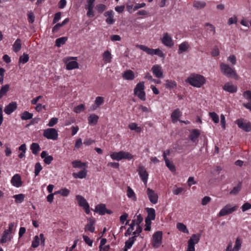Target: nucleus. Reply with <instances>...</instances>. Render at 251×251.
I'll use <instances>...</instances> for the list:
<instances>
[{"label":"nucleus","instance_id":"f257e3e1","mask_svg":"<svg viewBox=\"0 0 251 251\" xmlns=\"http://www.w3.org/2000/svg\"><path fill=\"white\" fill-rule=\"evenodd\" d=\"M186 82L193 87L200 88L205 83V79L201 75L192 74L187 78Z\"/></svg>","mask_w":251,"mask_h":251},{"label":"nucleus","instance_id":"f03ea898","mask_svg":"<svg viewBox=\"0 0 251 251\" xmlns=\"http://www.w3.org/2000/svg\"><path fill=\"white\" fill-rule=\"evenodd\" d=\"M220 68L221 73L227 77L233 78L237 79L238 78V75L234 68L230 67L228 64L224 62L220 63Z\"/></svg>","mask_w":251,"mask_h":251},{"label":"nucleus","instance_id":"7ed1b4c3","mask_svg":"<svg viewBox=\"0 0 251 251\" xmlns=\"http://www.w3.org/2000/svg\"><path fill=\"white\" fill-rule=\"evenodd\" d=\"M111 158L114 160L120 161L123 159L130 160L132 159V155L128 152L120 151L119 152H113L110 155Z\"/></svg>","mask_w":251,"mask_h":251},{"label":"nucleus","instance_id":"20e7f679","mask_svg":"<svg viewBox=\"0 0 251 251\" xmlns=\"http://www.w3.org/2000/svg\"><path fill=\"white\" fill-rule=\"evenodd\" d=\"M77 58V57H66L63 58V61L66 65V69L67 70H72L78 68V63L75 61L72 60H76Z\"/></svg>","mask_w":251,"mask_h":251},{"label":"nucleus","instance_id":"39448f33","mask_svg":"<svg viewBox=\"0 0 251 251\" xmlns=\"http://www.w3.org/2000/svg\"><path fill=\"white\" fill-rule=\"evenodd\" d=\"M145 88L144 82H140L136 85L134 89V93L141 100H146V94L144 91Z\"/></svg>","mask_w":251,"mask_h":251},{"label":"nucleus","instance_id":"423d86ee","mask_svg":"<svg viewBox=\"0 0 251 251\" xmlns=\"http://www.w3.org/2000/svg\"><path fill=\"white\" fill-rule=\"evenodd\" d=\"M43 136L48 139L56 140L58 139V134L56 129L49 128L44 130Z\"/></svg>","mask_w":251,"mask_h":251},{"label":"nucleus","instance_id":"0eeeda50","mask_svg":"<svg viewBox=\"0 0 251 251\" xmlns=\"http://www.w3.org/2000/svg\"><path fill=\"white\" fill-rule=\"evenodd\" d=\"M238 126L246 132L251 131V123L243 119H238L235 121Z\"/></svg>","mask_w":251,"mask_h":251},{"label":"nucleus","instance_id":"6e6552de","mask_svg":"<svg viewBox=\"0 0 251 251\" xmlns=\"http://www.w3.org/2000/svg\"><path fill=\"white\" fill-rule=\"evenodd\" d=\"M238 207V206L237 205L231 206L230 204H226L220 210L218 215L219 216H224L230 214L237 210Z\"/></svg>","mask_w":251,"mask_h":251},{"label":"nucleus","instance_id":"1a4fd4ad","mask_svg":"<svg viewBox=\"0 0 251 251\" xmlns=\"http://www.w3.org/2000/svg\"><path fill=\"white\" fill-rule=\"evenodd\" d=\"M162 232L158 231L155 232L152 235V245L154 248H158L162 243Z\"/></svg>","mask_w":251,"mask_h":251},{"label":"nucleus","instance_id":"9d476101","mask_svg":"<svg viewBox=\"0 0 251 251\" xmlns=\"http://www.w3.org/2000/svg\"><path fill=\"white\" fill-rule=\"evenodd\" d=\"M147 195L151 203L154 204L157 203L158 196L157 194L154 190L150 188H147Z\"/></svg>","mask_w":251,"mask_h":251},{"label":"nucleus","instance_id":"9b49d317","mask_svg":"<svg viewBox=\"0 0 251 251\" xmlns=\"http://www.w3.org/2000/svg\"><path fill=\"white\" fill-rule=\"evenodd\" d=\"M138 172L140 177L145 185L147 184L149 174L143 166L138 167Z\"/></svg>","mask_w":251,"mask_h":251},{"label":"nucleus","instance_id":"f8f14e48","mask_svg":"<svg viewBox=\"0 0 251 251\" xmlns=\"http://www.w3.org/2000/svg\"><path fill=\"white\" fill-rule=\"evenodd\" d=\"M104 16L106 18V23L108 25L113 24L116 20L114 18V12L112 10L106 11L104 13Z\"/></svg>","mask_w":251,"mask_h":251},{"label":"nucleus","instance_id":"ddd939ff","mask_svg":"<svg viewBox=\"0 0 251 251\" xmlns=\"http://www.w3.org/2000/svg\"><path fill=\"white\" fill-rule=\"evenodd\" d=\"M151 71L156 77L162 78L163 77L162 67L159 65H153L151 68Z\"/></svg>","mask_w":251,"mask_h":251},{"label":"nucleus","instance_id":"4468645a","mask_svg":"<svg viewBox=\"0 0 251 251\" xmlns=\"http://www.w3.org/2000/svg\"><path fill=\"white\" fill-rule=\"evenodd\" d=\"M162 43L166 46L171 48L174 45V43L172 37L167 33L164 34L163 38L161 39Z\"/></svg>","mask_w":251,"mask_h":251},{"label":"nucleus","instance_id":"2eb2a0df","mask_svg":"<svg viewBox=\"0 0 251 251\" xmlns=\"http://www.w3.org/2000/svg\"><path fill=\"white\" fill-rule=\"evenodd\" d=\"M11 184L15 187L19 188L22 185L21 177L19 174H15L11 179Z\"/></svg>","mask_w":251,"mask_h":251},{"label":"nucleus","instance_id":"dca6fc26","mask_svg":"<svg viewBox=\"0 0 251 251\" xmlns=\"http://www.w3.org/2000/svg\"><path fill=\"white\" fill-rule=\"evenodd\" d=\"M223 89L229 93H234L236 92L237 90V87L236 85H234L231 82H227L224 85Z\"/></svg>","mask_w":251,"mask_h":251},{"label":"nucleus","instance_id":"f3484780","mask_svg":"<svg viewBox=\"0 0 251 251\" xmlns=\"http://www.w3.org/2000/svg\"><path fill=\"white\" fill-rule=\"evenodd\" d=\"M148 212V216L145 219V222H150L151 220H154L155 218V211L152 208H146Z\"/></svg>","mask_w":251,"mask_h":251},{"label":"nucleus","instance_id":"a211bd4d","mask_svg":"<svg viewBox=\"0 0 251 251\" xmlns=\"http://www.w3.org/2000/svg\"><path fill=\"white\" fill-rule=\"evenodd\" d=\"M17 107V103L15 102H12L5 106L4 111V112L9 115L15 111Z\"/></svg>","mask_w":251,"mask_h":251},{"label":"nucleus","instance_id":"6ab92c4d","mask_svg":"<svg viewBox=\"0 0 251 251\" xmlns=\"http://www.w3.org/2000/svg\"><path fill=\"white\" fill-rule=\"evenodd\" d=\"M95 220L93 219L90 218L89 220V223H87L86 225V226H85L84 231L85 232L90 231L91 233L94 232L95 231V226H94L95 224Z\"/></svg>","mask_w":251,"mask_h":251},{"label":"nucleus","instance_id":"aec40b11","mask_svg":"<svg viewBox=\"0 0 251 251\" xmlns=\"http://www.w3.org/2000/svg\"><path fill=\"white\" fill-rule=\"evenodd\" d=\"M41 157L44 158V161L46 164H50L53 160V158L51 155H49L46 151H43L41 153Z\"/></svg>","mask_w":251,"mask_h":251},{"label":"nucleus","instance_id":"412c9836","mask_svg":"<svg viewBox=\"0 0 251 251\" xmlns=\"http://www.w3.org/2000/svg\"><path fill=\"white\" fill-rule=\"evenodd\" d=\"M137 236H133L129 238L125 242V246L124 247V251H127V250L130 249L136 240Z\"/></svg>","mask_w":251,"mask_h":251},{"label":"nucleus","instance_id":"4be33fe9","mask_svg":"<svg viewBox=\"0 0 251 251\" xmlns=\"http://www.w3.org/2000/svg\"><path fill=\"white\" fill-rule=\"evenodd\" d=\"M190 48V45L187 42H183L179 45L178 53L181 54L184 52L187 51Z\"/></svg>","mask_w":251,"mask_h":251},{"label":"nucleus","instance_id":"5701e85b","mask_svg":"<svg viewBox=\"0 0 251 251\" xmlns=\"http://www.w3.org/2000/svg\"><path fill=\"white\" fill-rule=\"evenodd\" d=\"M123 77L126 80H131L134 79L135 75L131 70H128L123 74Z\"/></svg>","mask_w":251,"mask_h":251},{"label":"nucleus","instance_id":"b1692460","mask_svg":"<svg viewBox=\"0 0 251 251\" xmlns=\"http://www.w3.org/2000/svg\"><path fill=\"white\" fill-rule=\"evenodd\" d=\"M95 211L98 213L100 215H104L106 211L105 205L104 204L97 205L95 207Z\"/></svg>","mask_w":251,"mask_h":251},{"label":"nucleus","instance_id":"393cba45","mask_svg":"<svg viewBox=\"0 0 251 251\" xmlns=\"http://www.w3.org/2000/svg\"><path fill=\"white\" fill-rule=\"evenodd\" d=\"M76 199L79 205L81 207H82L83 208L89 205L88 203L87 202L84 198L80 195H76Z\"/></svg>","mask_w":251,"mask_h":251},{"label":"nucleus","instance_id":"a878e982","mask_svg":"<svg viewBox=\"0 0 251 251\" xmlns=\"http://www.w3.org/2000/svg\"><path fill=\"white\" fill-rule=\"evenodd\" d=\"M200 135V131L198 129H193L191 131L189 138L193 142H196L197 138Z\"/></svg>","mask_w":251,"mask_h":251},{"label":"nucleus","instance_id":"bb28decb","mask_svg":"<svg viewBox=\"0 0 251 251\" xmlns=\"http://www.w3.org/2000/svg\"><path fill=\"white\" fill-rule=\"evenodd\" d=\"M200 234H193L188 241V244L195 245L198 243L200 239Z\"/></svg>","mask_w":251,"mask_h":251},{"label":"nucleus","instance_id":"cd10ccee","mask_svg":"<svg viewBox=\"0 0 251 251\" xmlns=\"http://www.w3.org/2000/svg\"><path fill=\"white\" fill-rule=\"evenodd\" d=\"M181 116V112L179 109H175L171 114V118L173 123H175L176 122Z\"/></svg>","mask_w":251,"mask_h":251},{"label":"nucleus","instance_id":"c85d7f7f","mask_svg":"<svg viewBox=\"0 0 251 251\" xmlns=\"http://www.w3.org/2000/svg\"><path fill=\"white\" fill-rule=\"evenodd\" d=\"M98 119V116L95 114H91L88 118V123L90 126H95L97 124Z\"/></svg>","mask_w":251,"mask_h":251},{"label":"nucleus","instance_id":"c756f323","mask_svg":"<svg viewBox=\"0 0 251 251\" xmlns=\"http://www.w3.org/2000/svg\"><path fill=\"white\" fill-rule=\"evenodd\" d=\"M102 57L105 63H109L111 62L112 55L109 51H104L102 54Z\"/></svg>","mask_w":251,"mask_h":251},{"label":"nucleus","instance_id":"7c9ffc66","mask_svg":"<svg viewBox=\"0 0 251 251\" xmlns=\"http://www.w3.org/2000/svg\"><path fill=\"white\" fill-rule=\"evenodd\" d=\"M10 233L8 231L4 230L3 235L0 239V242L1 243H5L11 240L12 237L10 236Z\"/></svg>","mask_w":251,"mask_h":251},{"label":"nucleus","instance_id":"2f4dec72","mask_svg":"<svg viewBox=\"0 0 251 251\" xmlns=\"http://www.w3.org/2000/svg\"><path fill=\"white\" fill-rule=\"evenodd\" d=\"M87 176V171L85 169L77 173H74L73 174V176L75 178H84Z\"/></svg>","mask_w":251,"mask_h":251},{"label":"nucleus","instance_id":"473e14b6","mask_svg":"<svg viewBox=\"0 0 251 251\" xmlns=\"http://www.w3.org/2000/svg\"><path fill=\"white\" fill-rule=\"evenodd\" d=\"M143 220V219L142 217L141 214H137V213H136L135 216L133 217L131 223H133L135 226L140 225V224L142 222Z\"/></svg>","mask_w":251,"mask_h":251},{"label":"nucleus","instance_id":"72a5a7b5","mask_svg":"<svg viewBox=\"0 0 251 251\" xmlns=\"http://www.w3.org/2000/svg\"><path fill=\"white\" fill-rule=\"evenodd\" d=\"M72 165L74 168H84L85 169L87 167L86 163H82L80 161H74L72 162Z\"/></svg>","mask_w":251,"mask_h":251},{"label":"nucleus","instance_id":"f704fd0d","mask_svg":"<svg viewBox=\"0 0 251 251\" xmlns=\"http://www.w3.org/2000/svg\"><path fill=\"white\" fill-rule=\"evenodd\" d=\"M176 228L180 232L189 234V231L187 229L186 226L182 223H177L176 224Z\"/></svg>","mask_w":251,"mask_h":251},{"label":"nucleus","instance_id":"c9c22d12","mask_svg":"<svg viewBox=\"0 0 251 251\" xmlns=\"http://www.w3.org/2000/svg\"><path fill=\"white\" fill-rule=\"evenodd\" d=\"M13 198L16 203H21L24 201L25 196L23 194H20L13 195Z\"/></svg>","mask_w":251,"mask_h":251},{"label":"nucleus","instance_id":"e433bc0d","mask_svg":"<svg viewBox=\"0 0 251 251\" xmlns=\"http://www.w3.org/2000/svg\"><path fill=\"white\" fill-rule=\"evenodd\" d=\"M127 196L130 199H132L133 201H136L137 200L136 197L135 196V194L133 190L130 187H127Z\"/></svg>","mask_w":251,"mask_h":251},{"label":"nucleus","instance_id":"4c0bfd02","mask_svg":"<svg viewBox=\"0 0 251 251\" xmlns=\"http://www.w3.org/2000/svg\"><path fill=\"white\" fill-rule=\"evenodd\" d=\"M242 241L239 237L236 239L235 245L232 250V251H239L241 247Z\"/></svg>","mask_w":251,"mask_h":251},{"label":"nucleus","instance_id":"58836bf2","mask_svg":"<svg viewBox=\"0 0 251 251\" xmlns=\"http://www.w3.org/2000/svg\"><path fill=\"white\" fill-rule=\"evenodd\" d=\"M30 150L33 154H36L40 151L41 149L38 144L33 143L30 146Z\"/></svg>","mask_w":251,"mask_h":251},{"label":"nucleus","instance_id":"ea45409f","mask_svg":"<svg viewBox=\"0 0 251 251\" xmlns=\"http://www.w3.org/2000/svg\"><path fill=\"white\" fill-rule=\"evenodd\" d=\"M164 85L166 88L169 89H174L176 86V83L175 81L169 80H166V82Z\"/></svg>","mask_w":251,"mask_h":251},{"label":"nucleus","instance_id":"a19ab883","mask_svg":"<svg viewBox=\"0 0 251 251\" xmlns=\"http://www.w3.org/2000/svg\"><path fill=\"white\" fill-rule=\"evenodd\" d=\"M21 40L19 39H17L14 42L13 48V50L15 52L19 51L21 49Z\"/></svg>","mask_w":251,"mask_h":251},{"label":"nucleus","instance_id":"79ce46f5","mask_svg":"<svg viewBox=\"0 0 251 251\" xmlns=\"http://www.w3.org/2000/svg\"><path fill=\"white\" fill-rule=\"evenodd\" d=\"M9 90V85L6 84L3 86L0 90V99L4 96Z\"/></svg>","mask_w":251,"mask_h":251},{"label":"nucleus","instance_id":"37998d69","mask_svg":"<svg viewBox=\"0 0 251 251\" xmlns=\"http://www.w3.org/2000/svg\"><path fill=\"white\" fill-rule=\"evenodd\" d=\"M67 40V38L66 37H63L58 38L56 40L55 45L57 47H60L62 45H64L66 43Z\"/></svg>","mask_w":251,"mask_h":251},{"label":"nucleus","instance_id":"c03bdc74","mask_svg":"<svg viewBox=\"0 0 251 251\" xmlns=\"http://www.w3.org/2000/svg\"><path fill=\"white\" fill-rule=\"evenodd\" d=\"M206 5V3L204 1H195L194 2L193 6L197 9H202Z\"/></svg>","mask_w":251,"mask_h":251},{"label":"nucleus","instance_id":"a18cd8bd","mask_svg":"<svg viewBox=\"0 0 251 251\" xmlns=\"http://www.w3.org/2000/svg\"><path fill=\"white\" fill-rule=\"evenodd\" d=\"M165 162L166 166L171 171L175 172L176 171V167L172 162L170 161L168 159H165Z\"/></svg>","mask_w":251,"mask_h":251},{"label":"nucleus","instance_id":"49530a36","mask_svg":"<svg viewBox=\"0 0 251 251\" xmlns=\"http://www.w3.org/2000/svg\"><path fill=\"white\" fill-rule=\"evenodd\" d=\"M33 114L27 111H25L21 115V119L23 120H29L32 118Z\"/></svg>","mask_w":251,"mask_h":251},{"label":"nucleus","instance_id":"de8ad7c7","mask_svg":"<svg viewBox=\"0 0 251 251\" xmlns=\"http://www.w3.org/2000/svg\"><path fill=\"white\" fill-rule=\"evenodd\" d=\"M29 60V56L26 53H24L23 55L21 56L19 58V63L25 64L28 62Z\"/></svg>","mask_w":251,"mask_h":251},{"label":"nucleus","instance_id":"09e8293b","mask_svg":"<svg viewBox=\"0 0 251 251\" xmlns=\"http://www.w3.org/2000/svg\"><path fill=\"white\" fill-rule=\"evenodd\" d=\"M128 127L132 130H136L138 132H140L141 131V127L138 126L137 124L135 123L129 124Z\"/></svg>","mask_w":251,"mask_h":251},{"label":"nucleus","instance_id":"8fccbe9b","mask_svg":"<svg viewBox=\"0 0 251 251\" xmlns=\"http://www.w3.org/2000/svg\"><path fill=\"white\" fill-rule=\"evenodd\" d=\"M227 61L230 64H231V65L234 66L236 64V56L234 55H233V54L230 55L227 57Z\"/></svg>","mask_w":251,"mask_h":251},{"label":"nucleus","instance_id":"3c124183","mask_svg":"<svg viewBox=\"0 0 251 251\" xmlns=\"http://www.w3.org/2000/svg\"><path fill=\"white\" fill-rule=\"evenodd\" d=\"M69 193H70V191L68 189L63 188V189H61L59 191L55 192L54 194H60L62 196L66 197L69 195Z\"/></svg>","mask_w":251,"mask_h":251},{"label":"nucleus","instance_id":"603ef678","mask_svg":"<svg viewBox=\"0 0 251 251\" xmlns=\"http://www.w3.org/2000/svg\"><path fill=\"white\" fill-rule=\"evenodd\" d=\"M209 115L215 123L217 124L219 123V118L218 115L215 112H210Z\"/></svg>","mask_w":251,"mask_h":251},{"label":"nucleus","instance_id":"864d4df0","mask_svg":"<svg viewBox=\"0 0 251 251\" xmlns=\"http://www.w3.org/2000/svg\"><path fill=\"white\" fill-rule=\"evenodd\" d=\"M40 239L39 237L36 235L34 236L33 240L32 242L31 247L34 248H36L39 245Z\"/></svg>","mask_w":251,"mask_h":251},{"label":"nucleus","instance_id":"5fc2aeb1","mask_svg":"<svg viewBox=\"0 0 251 251\" xmlns=\"http://www.w3.org/2000/svg\"><path fill=\"white\" fill-rule=\"evenodd\" d=\"M42 170V167L39 162H37L35 165L34 174L35 176H37L40 172Z\"/></svg>","mask_w":251,"mask_h":251},{"label":"nucleus","instance_id":"6e6d98bb","mask_svg":"<svg viewBox=\"0 0 251 251\" xmlns=\"http://www.w3.org/2000/svg\"><path fill=\"white\" fill-rule=\"evenodd\" d=\"M129 227L127 228L126 231L125 233V236L127 237L131 235L133 230L134 229V226H135L133 223H131L129 225Z\"/></svg>","mask_w":251,"mask_h":251},{"label":"nucleus","instance_id":"4d7b16f0","mask_svg":"<svg viewBox=\"0 0 251 251\" xmlns=\"http://www.w3.org/2000/svg\"><path fill=\"white\" fill-rule=\"evenodd\" d=\"M243 96L249 101L248 103H251V91L248 90L245 91L243 94Z\"/></svg>","mask_w":251,"mask_h":251},{"label":"nucleus","instance_id":"13d9d810","mask_svg":"<svg viewBox=\"0 0 251 251\" xmlns=\"http://www.w3.org/2000/svg\"><path fill=\"white\" fill-rule=\"evenodd\" d=\"M104 102V98L102 97H97L96 98L95 103L97 107H99Z\"/></svg>","mask_w":251,"mask_h":251},{"label":"nucleus","instance_id":"bf43d9fd","mask_svg":"<svg viewBox=\"0 0 251 251\" xmlns=\"http://www.w3.org/2000/svg\"><path fill=\"white\" fill-rule=\"evenodd\" d=\"M84 105L82 104H79L74 108V112L76 113H79L84 110Z\"/></svg>","mask_w":251,"mask_h":251},{"label":"nucleus","instance_id":"052dcab7","mask_svg":"<svg viewBox=\"0 0 251 251\" xmlns=\"http://www.w3.org/2000/svg\"><path fill=\"white\" fill-rule=\"evenodd\" d=\"M95 0H87V4L85 6L86 9H93Z\"/></svg>","mask_w":251,"mask_h":251},{"label":"nucleus","instance_id":"680f3d73","mask_svg":"<svg viewBox=\"0 0 251 251\" xmlns=\"http://www.w3.org/2000/svg\"><path fill=\"white\" fill-rule=\"evenodd\" d=\"M58 120L57 118L53 117L50 119L48 126L50 127H52L58 123Z\"/></svg>","mask_w":251,"mask_h":251},{"label":"nucleus","instance_id":"e2e57ef3","mask_svg":"<svg viewBox=\"0 0 251 251\" xmlns=\"http://www.w3.org/2000/svg\"><path fill=\"white\" fill-rule=\"evenodd\" d=\"M241 190V184H239L237 186L234 187L230 192V194L236 195Z\"/></svg>","mask_w":251,"mask_h":251},{"label":"nucleus","instance_id":"0e129e2a","mask_svg":"<svg viewBox=\"0 0 251 251\" xmlns=\"http://www.w3.org/2000/svg\"><path fill=\"white\" fill-rule=\"evenodd\" d=\"M82 237L86 244L90 247L92 246L93 243L92 240L90 239L87 236L85 235H83Z\"/></svg>","mask_w":251,"mask_h":251},{"label":"nucleus","instance_id":"69168bd1","mask_svg":"<svg viewBox=\"0 0 251 251\" xmlns=\"http://www.w3.org/2000/svg\"><path fill=\"white\" fill-rule=\"evenodd\" d=\"M96 9L98 12L101 13L105 10L106 6L103 4H99L96 6Z\"/></svg>","mask_w":251,"mask_h":251},{"label":"nucleus","instance_id":"338daca9","mask_svg":"<svg viewBox=\"0 0 251 251\" xmlns=\"http://www.w3.org/2000/svg\"><path fill=\"white\" fill-rule=\"evenodd\" d=\"M183 191V188L181 187H175L173 189V193L175 195H177Z\"/></svg>","mask_w":251,"mask_h":251},{"label":"nucleus","instance_id":"774afa93","mask_svg":"<svg viewBox=\"0 0 251 251\" xmlns=\"http://www.w3.org/2000/svg\"><path fill=\"white\" fill-rule=\"evenodd\" d=\"M243 212H245L251 208V204L249 202L245 203L241 207Z\"/></svg>","mask_w":251,"mask_h":251}]
</instances>
